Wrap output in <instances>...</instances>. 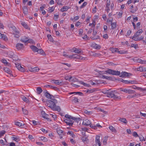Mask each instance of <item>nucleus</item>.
<instances>
[{
    "instance_id": "1",
    "label": "nucleus",
    "mask_w": 146,
    "mask_h": 146,
    "mask_svg": "<svg viewBox=\"0 0 146 146\" xmlns=\"http://www.w3.org/2000/svg\"><path fill=\"white\" fill-rule=\"evenodd\" d=\"M65 119L64 118V121L69 126H72L74 123L73 117L68 114L65 115Z\"/></svg>"
},
{
    "instance_id": "2",
    "label": "nucleus",
    "mask_w": 146,
    "mask_h": 146,
    "mask_svg": "<svg viewBox=\"0 0 146 146\" xmlns=\"http://www.w3.org/2000/svg\"><path fill=\"white\" fill-rule=\"evenodd\" d=\"M70 58H73L76 60H87L86 58H84L81 56H80V55H78L76 54H73L72 55H70Z\"/></svg>"
},
{
    "instance_id": "3",
    "label": "nucleus",
    "mask_w": 146,
    "mask_h": 146,
    "mask_svg": "<svg viewBox=\"0 0 146 146\" xmlns=\"http://www.w3.org/2000/svg\"><path fill=\"white\" fill-rule=\"evenodd\" d=\"M105 72L110 74L117 76L119 75L120 74V71L114 70L111 69H109L106 70Z\"/></svg>"
},
{
    "instance_id": "4",
    "label": "nucleus",
    "mask_w": 146,
    "mask_h": 146,
    "mask_svg": "<svg viewBox=\"0 0 146 146\" xmlns=\"http://www.w3.org/2000/svg\"><path fill=\"white\" fill-rule=\"evenodd\" d=\"M55 102L51 100H49L46 102V104L48 107L52 109L54 108V106H55L56 104L54 102Z\"/></svg>"
},
{
    "instance_id": "5",
    "label": "nucleus",
    "mask_w": 146,
    "mask_h": 146,
    "mask_svg": "<svg viewBox=\"0 0 146 146\" xmlns=\"http://www.w3.org/2000/svg\"><path fill=\"white\" fill-rule=\"evenodd\" d=\"M44 94L45 96L48 99H51L54 102H56L57 101L56 99H53L52 98V97H54L53 96L50 94L47 91H46V92L44 93Z\"/></svg>"
},
{
    "instance_id": "6",
    "label": "nucleus",
    "mask_w": 146,
    "mask_h": 146,
    "mask_svg": "<svg viewBox=\"0 0 146 146\" xmlns=\"http://www.w3.org/2000/svg\"><path fill=\"white\" fill-rule=\"evenodd\" d=\"M41 113L43 118L47 119L48 121H49L50 120L49 118L48 117V115L46 114L44 111H42Z\"/></svg>"
},
{
    "instance_id": "7",
    "label": "nucleus",
    "mask_w": 146,
    "mask_h": 146,
    "mask_svg": "<svg viewBox=\"0 0 146 146\" xmlns=\"http://www.w3.org/2000/svg\"><path fill=\"white\" fill-rule=\"evenodd\" d=\"M107 92H107V93L108 95V97L113 98V97L114 96V94H115V91L114 90H113L109 91L108 90Z\"/></svg>"
},
{
    "instance_id": "8",
    "label": "nucleus",
    "mask_w": 146,
    "mask_h": 146,
    "mask_svg": "<svg viewBox=\"0 0 146 146\" xmlns=\"http://www.w3.org/2000/svg\"><path fill=\"white\" fill-rule=\"evenodd\" d=\"M24 46V45L21 43H17L16 45V48L18 50H20L23 49Z\"/></svg>"
},
{
    "instance_id": "9",
    "label": "nucleus",
    "mask_w": 146,
    "mask_h": 146,
    "mask_svg": "<svg viewBox=\"0 0 146 146\" xmlns=\"http://www.w3.org/2000/svg\"><path fill=\"white\" fill-rule=\"evenodd\" d=\"M91 124V121L88 119L84 120L83 122V124L85 126L89 125Z\"/></svg>"
},
{
    "instance_id": "10",
    "label": "nucleus",
    "mask_w": 146,
    "mask_h": 146,
    "mask_svg": "<svg viewBox=\"0 0 146 146\" xmlns=\"http://www.w3.org/2000/svg\"><path fill=\"white\" fill-rule=\"evenodd\" d=\"M143 38V36H141V37H136V36H134V35L133 36L132 39L135 41H137L138 40H142Z\"/></svg>"
},
{
    "instance_id": "11",
    "label": "nucleus",
    "mask_w": 146,
    "mask_h": 146,
    "mask_svg": "<svg viewBox=\"0 0 146 146\" xmlns=\"http://www.w3.org/2000/svg\"><path fill=\"white\" fill-rule=\"evenodd\" d=\"M91 46L96 49H100L101 48V46L100 45L94 43H93L92 44Z\"/></svg>"
},
{
    "instance_id": "12",
    "label": "nucleus",
    "mask_w": 146,
    "mask_h": 146,
    "mask_svg": "<svg viewBox=\"0 0 146 146\" xmlns=\"http://www.w3.org/2000/svg\"><path fill=\"white\" fill-rule=\"evenodd\" d=\"M28 37H27L25 36H23L21 37L20 41L22 42L26 43L27 42V39Z\"/></svg>"
},
{
    "instance_id": "13",
    "label": "nucleus",
    "mask_w": 146,
    "mask_h": 146,
    "mask_svg": "<svg viewBox=\"0 0 146 146\" xmlns=\"http://www.w3.org/2000/svg\"><path fill=\"white\" fill-rule=\"evenodd\" d=\"M137 70L141 72H146V68L142 66H140L137 68Z\"/></svg>"
},
{
    "instance_id": "14",
    "label": "nucleus",
    "mask_w": 146,
    "mask_h": 146,
    "mask_svg": "<svg viewBox=\"0 0 146 146\" xmlns=\"http://www.w3.org/2000/svg\"><path fill=\"white\" fill-rule=\"evenodd\" d=\"M30 48L34 52H38V51L39 50L37 48V47L34 46L32 45L30 46Z\"/></svg>"
},
{
    "instance_id": "15",
    "label": "nucleus",
    "mask_w": 146,
    "mask_h": 146,
    "mask_svg": "<svg viewBox=\"0 0 146 146\" xmlns=\"http://www.w3.org/2000/svg\"><path fill=\"white\" fill-rule=\"evenodd\" d=\"M137 62L143 64H146V61L145 60H142L140 58H138L137 60Z\"/></svg>"
},
{
    "instance_id": "16",
    "label": "nucleus",
    "mask_w": 146,
    "mask_h": 146,
    "mask_svg": "<svg viewBox=\"0 0 146 146\" xmlns=\"http://www.w3.org/2000/svg\"><path fill=\"white\" fill-rule=\"evenodd\" d=\"M96 143H98L99 145V146H101V144H100V137L98 136H96Z\"/></svg>"
},
{
    "instance_id": "17",
    "label": "nucleus",
    "mask_w": 146,
    "mask_h": 146,
    "mask_svg": "<svg viewBox=\"0 0 146 146\" xmlns=\"http://www.w3.org/2000/svg\"><path fill=\"white\" fill-rule=\"evenodd\" d=\"M129 76V73L126 72H122L121 73V75L120 76V77H123L125 76L128 77Z\"/></svg>"
},
{
    "instance_id": "18",
    "label": "nucleus",
    "mask_w": 146,
    "mask_h": 146,
    "mask_svg": "<svg viewBox=\"0 0 146 146\" xmlns=\"http://www.w3.org/2000/svg\"><path fill=\"white\" fill-rule=\"evenodd\" d=\"M119 120L125 124H127V121L125 118H120Z\"/></svg>"
},
{
    "instance_id": "19",
    "label": "nucleus",
    "mask_w": 146,
    "mask_h": 146,
    "mask_svg": "<svg viewBox=\"0 0 146 146\" xmlns=\"http://www.w3.org/2000/svg\"><path fill=\"white\" fill-rule=\"evenodd\" d=\"M74 52L80 54L82 53V52L80 50L76 48H74L72 49Z\"/></svg>"
},
{
    "instance_id": "20",
    "label": "nucleus",
    "mask_w": 146,
    "mask_h": 146,
    "mask_svg": "<svg viewBox=\"0 0 146 146\" xmlns=\"http://www.w3.org/2000/svg\"><path fill=\"white\" fill-rule=\"evenodd\" d=\"M57 132L60 136V139L62 138V135L63 134V131L60 129L57 130Z\"/></svg>"
},
{
    "instance_id": "21",
    "label": "nucleus",
    "mask_w": 146,
    "mask_h": 146,
    "mask_svg": "<svg viewBox=\"0 0 146 146\" xmlns=\"http://www.w3.org/2000/svg\"><path fill=\"white\" fill-rule=\"evenodd\" d=\"M109 129L110 131L113 133H116L117 132V130L115 128L112 126H110L109 127Z\"/></svg>"
},
{
    "instance_id": "22",
    "label": "nucleus",
    "mask_w": 146,
    "mask_h": 146,
    "mask_svg": "<svg viewBox=\"0 0 146 146\" xmlns=\"http://www.w3.org/2000/svg\"><path fill=\"white\" fill-rule=\"evenodd\" d=\"M143 30L142 29H141L138 30L134 35V36L136 37H139L138 36L140 34H141L143 32Z\"/></svg>"
},
{
    "instance_id": "23",
    "label": "nucleus",
    "mask_w": 146,
    "mask_h": 146,
    "mask_svg": "<svg viewBox=\"0 0 146 146\" xmlns=\"http://www.w3.org/2000/svg\"><path fill=\"white\" fill-rule=\"evenodd\" d=\"M54 110L57 111L58 112H59L61 110V109L59 106H56V105H55V106H54V108L52 109Z\"/></svg>"
},
{
    "instance_id": "24",
    "label": "nucleus",
    "mask_w": 146,
    "mask_h": 146,
    "mask_svg": "<svg viewBox=\"0 0 146 146\" xmlns=\"http://www.w3.org/2000/svg\"><path fill=\"white\" fill-rule=\"evenodd\" d=\"M21 98L22 100L26 103H28L29 102V99L24 96H21Z\"/></svg>"
},
{
    "instance_id": "25",
    "label": "nucleus",
    "mask_w": 146,
    "mask_h": 146,
    "mask_svg": "<svg viewBox=\"0 0 146 146\" xmlns=\"http://www.w3.org/2000/svg\"><path fill=\"white\" fill-rule=\"evenodd\" d=\"M23 12L24 14H27L28 13V10L27 7L25 6H24L23 7Z\"/></svg>"
},
{
    "instance_id": "26",
    "label": "nucleus",
    "mask_w": 146,
    "mask_h": 146,
    "mask_svg": "<svg viewBox=\"0 0 146 146\" xmlns=\"http://www.w3.org/2000/svg\"><path fill=\"white\" fill-rule=\"evenodd\" d=\"M135 92V91L129 89L127 88V90H126V93L130 94H134Z\"/></svg>"
},
{
    "instance_id": "27",
    "label": "nucleus",
    "mask_w": 146,
    "mask_h": 146,
    "mask_svg": "<svg viewBox=\"0 0 146 146\" xmlns=\"http://www.w3.org/2000/svg\"><path fill=\"white\" fill-rule=\"evenodd\" d=\"M4 70L5 72H7L8 74H11V71L9 68L7 67H4Z\"/></svg>"
},
{
    "instance_id": "28",
    "label": "nucleus",
    "mask_w": 146,
    "mask_h": 146,
    "mask_svg": "<svg viewBox=\"0 0 146 146\" xmlns=\"http://www.w3.org/2000/svg\"><path fill=\"white\" fill-rule=\"evenodd\" d=\"M15 124L19 127H21L22 126H24L25 125L24 123L23 124L22 123L17 121H15Z\"/></svg>"
},
{
    "instance_id": "29",
    "label": "nucleus",
    "mask_w": 146,
    "mask_h": 146,
    "mask_svg": "<svg viewBox=\"0 0 146 146\" xmlns=\"http://www.w3.org/2000/svg\"><path fill=\"white\" fill-rule=\"evenodd\" d=\"M36 91L38 94H40L42 92V90L41 88L38 87L37 88Z\"/></svg>"
},
{
    "instance_id": "30",
    "label": "nucleus",
    "mask_w": 146,
    "mask_h": 146,
    "mask_svg": "<svg viewBox=\"0 0 146 146\" xmlns=\"http://www.w3.org/2000/svg\"><path fill=\"white\" fill-rule=\"evenodd\" d=\"M77 81V79L74 77L70 76V82H74Z\"/></svg>"
},
{
    "instance_id": "31",
    "label": "nucleus",
    "mask_w": 146,
    "mask_h": 146,
    "mask_svg": "<svg viewBox=\"0 0 146 146\" xmlns=\"http://www.w3.org/2000/svg\"><path fill=\"white\" fill-rule=\"evenodd\" d=\"M0 38L3 39V40H6L7 38L6 35L4 34H2L0 33Z\"/></svg>"
},
{
    "instance_id": "32",
    "label": "nucleus",
    "mask_w": 146,
    "mask_h": 146,
    "mask_svg": "<svg viewBox=\"0 0 146 146\" xmlns=\"http://www.w3.org/2000/svg\"><path fill=\"white\" fill-rule=\"evenodd\" d=\"M69 8V7L67 6H64L60 9V11L62 12H63L67 11Z\"/></svg>"
},
{
    "instance_id": "33",
    "label": "nucleus",
    "mask_w": 146,
    "mask_h": 146,
    "mask_svg": "<svg viewBox=\"0 0 146 146\" xmlns=\"http://www.w3.org/2000/svg\"><path fill=\"white\" fill-rule=\"evenodd\" d=\"M113 99L115 100L121 99L120 96L117 95H115V94H114V96H113Z\"/></svg>"
},
{
    "instance_id": "34",
    "label": "nucleus",
    "mask_w": 146,
    "mask_h": 146,
    "mask_svg": "<svg viewBox=\"0 0 146 146\" xmlns=\"http://www.w3.org/2000/svg\"><path fill=\"white\" fill-rule=\"evenodd\" d=\"M108 137H105L103 138V143L104 145H106L107 144V141L108 140Z\"/></svg>"
},
{
    "instance_id": "35",
    "label": "nucleus",
    "mask_w": 146,
    "mask_h": 146,
    "mask_svg": "<svg viewBox=\"0 0 146 146\" xmlns=\"http://www.w3.org/2000/svg\"><path fill=\"white\" fill-rule=\"evenodd\" d=\"M95 82H94L92 81H90V84L92 85H95L99 83V81L98 80H96Z\"/></svg>"
},
{
    "instance_id": "36",
    "label": "nucleus",
    "mask_w": 146,
    "mask_h": 146,
    "mask_svg": "<svg viewBox=\"0 0 146 146\" xmlns=\"http://www.w3.org/2000/svg\"><path fill=\"white\" fill-rule=\"evenodd\" d=\"M67 134L71 136L72 137H75V135L74 134L72 131H68L67 133Z\"/></svg>"
},
{
    "instance_id": "37",
    "label": "nucleus",
    "mask_w": 146,
    "mask_h": 146,
    "mask_svg": "<svg viewBox=\"0 0 146 146\" xmlns=\"http://www.w3.org/2000/svg\"><path fill=\"white\" fill-rule=\"evenodd\" d=\"M111 29H115L116 27V24L115 23H112L111 24Z\"/></svg>"
},
{
    "instance_id": "38",
    "label": "nucleus",
    "mask_w": 146,
    "mask_h": 146,
    "mask_svg": "<svg viewBox=\"0 0 146 146\" xmlns=\"http://www.w3.org/2000/svg\"><path fill=\"white\" fill-rule=\"evenodd\" d=\"M22 111L23 114L25 115H27L28 114V112L27 110L24 108H22Z\"/></svg>"
},
{
    "instance_id": "39",
    "label": "nucleus",
    "mask_w": 146,
    "mask_h": 146,
    "mask_svg": "<svg viewBox=\"0 0 146 146\" xmlns=\"http://www.w3.org/2000/svg\"><path fill=\"white\" fill-rule=\"evenodd\" d=\"M84 113L88 115H90L92 113L91 111H88L87 110H85L84 111Z\"/></svg>"
},
{
    "instance_id": "40",
    "label": "nucleus",
    "mask_w": 146,
    "mask_h": 146,
    "mask_svg": "<svg viewBox=\"0 0 146 146\" xmlns=\"http://www.w3.org/2000/svg\"><path fill=\"white\" fill-rule=\"evenodd\" d=\"M73 119L74 122V121H75L76 122L78 123V122L80 121V118H76L73 117Z\"/></svg>"
},
{
    "instance_id": "41",
    "label": "nucleus",
    "mask_w": 146,
    "mask_h": 146,
    "mask_svg": "<svg viewBox=\"0 0 146 146\" xmlns=\"http://www.w3.org/2000/svg\"><path fill=\"white\" fill-rule=\"evenodd\" d=\"M40 138L41 140L43 141L44 142H46L47 141V138L44 137H40Z\"/></svg>"
},
{
    "instance_id": "42",
    "label": "nucleus",
    "mask_w": 146,
    "mask_h": 146,
    "mask_svg": "<svg viewBox=\"0 0 146 146\" xmlns=\"http://www.w3.org/2000/svg\"><path fill=\"white\" fill-rule=\"evenodd\" d=\"M136 96V94H135V95H129L127 96V98L130 99V98H134V97H135Z\"/></svg>"
},
{
    "instance_id": "43",
    "label": "nucleus",
    "mask_w": 146,
    "mask_h": 146,
    "mask_svg": "<svg viewBox=\"0 0 146 146\" xmlns=\"http://www.w3.org/2000/svg\"><path fill=\"white\" fill-rule=\"evenodd\" d=\"M27 42L29 43L33 44L34 43V42L33 39H29V38L28 37L27 39Z\"/></svg>"
},
{
    "instance_id": "44",
    "label": "nucleus",
    "mask_w": 146,
    "mask_h": 146,
    "mask_svg": "<svg viewBox=\"0 0 146 146\" xmlns=\"http://www.w3.org/2000/svg\"><path fill=\"white\" fill-rule=\"evenodd\" d=\"M50 88L51 89H53L54 90H56L58 89V88L55 86H54L50 85Z\"/></svg>"
},
{
    "instance_id": "45",
    "label": "nucleus",
    "mask_w": 146,
    "mask_h": 146,
    "mask_svg": "<svg viewBox=\"0 0 146 146\" xmlns=\"http://www.w3.org/2000/svg\"><path fill=\"white\" fill-rule=\"evenodd\" d=\"M29 70L31 72H33V68L31 67L30 66L28 65L27 66Z\"/></svg>"
},
{
    "instance_id": "46",
    "label": "nucleus",
    "mask_w": 146,
    "mask_h": 146,
    "mask_svg": "<svg viewBox=\"0 0 146 146\" xmlns=\"http://www.w3.org/2000/svg\"><path fill=\"white\" fill-rule=\"evenodd\" d=\"M119 81L121 82H123L126 84H128V81L124 80L122 79L121 78L120 79Z\"/></svg>"
},
{
    "instance_id": "47",
    "label": "nucleus",
    "mask_w": 146,
    "mask_h": 146,
    "mask_svg": "<svg viewBox=\"0 0 146 146\" xmlns=\"http://www.w3.org/2000/svg\"><path fill=\"white\" fill-rule=\"evenodd\" d=\"M110 0H107L106 4V7H110Z\"/></svg>"
},
{
    "instance_id": "48",
    "label": "nucleus",
    "mask_w": 146,
    "mask_h": 146,
    "mask_svg": "<svg viewBox=\"0 0 146 146\" xmlns=\"http://www.w3.org/2000/svg\"><path fill=\"white\" fill-rule=\"evenodd\" d=\"M127 51L125 52L121 50H119L117 49V52L119 54H124L126 53Z\"/></svg>"
},
{
    "instance_id": "49",
    "label": "nucleus",
    "mask_w": 146,
    "mask_h": 146,
    "mask_svg": "<svg viewBox=\"0 0 146 146\" xmlns=\"http://www.w3.org/2000/svg\"><path fill=\"white\" fill-rule=\"evenodd\" d=\"M48 38L49 40L51 41V42H53V38L52 36L50 35H47Z\"/></svg>"
},
{
    "instance_id": "50",
    "label": "nucleus",
    "mask_w": 146,
    "mask_h": 146,
    "mask_svg": "<svg viewBox=\"0 0 146 146\" xmlns=\"http://www.w3.org/2000/svg\"><path fill=\"white\" fill-rule=\"evenodd\" d=\"M22 25L25 28L27 29L28 28V25L25 23H21Z\"/></svg>"
},
{
    "instance_id": "51",
    "label": "nucleus",
    "mask_w": 146,
    "mask_h": 146,
    "mask_svg": "<svg viewBox=\"0 0 146 146\" xmlns=\"http://www.w3.org/2000/svg\"><path fill=\"white\" fill-rule=\"evenodd\" d=\"M137 90L140 91H145L146 92V88H142L141 87H138Z\"/></svg>"
},
{
    "instance_id": "52",
    "label": "nucleus",
    "mask_w": 146,
    "mask_h": 146,
    "mask_svg": "<svg viewBox=\"0 0 146 146\" xmlns=\"http://www.w3.org/2000/svg\"><path fill=\"white\" fill-rule=\"evenodd\" d=\"M33 72H37L39 70V69L38 67H35L33 68Z\"/></svg>"
},
{
    "instance_id": "53",
    "label": "nucleus",
    "mask_w": 146,
    "mask_h": 146,
    "mask_svg": "<svg viewBox=\"0 0 146 146\" xmlns=\"http://www.w3.org/2000/svg\"><path fill=\"white\" fill-rule=\"evenodd\" d=\"M113 21V19H109L108 18L107 21V22L108 23H109L110 24H111L112 23V21Z\"/></svg>"
},
{
    "instance_id": "54",
    "label": "nucleus",
    "mask_w": 146,
    "mask_h": 146,
    "mask_svg": "<svg viewBox=\"0 0 146 146\" xmlns=\"http://www.w3.org/2000/svg\"><path fill=\"white\" fill-rule=\"evenodd\" d=\"M13 30L15 32V33H16L19 34V31H18L17 29L15 27H14L13 28Z\"/></svg>"
},
{
    "instance_id": "55",
    "label": "nucleus",
    "mask_w": 146,
    "mask_h": 146,
    "mask_svg": "<svg viewBox=\"0 0 146 146\" xmlns=\"http://www.w3.org/2000/svg\"><path fill=\"white\" fill-rule=\"evenodd\" d=\"M111 52L112 53H114L115 52H117V48H113L111 49Z\"/></svg>"
},
{
    "instance_id": "56",
    "label": "nucleus",
    "mask_w": 146,
    "mask_h": 146,
    "mask_svg": "<svg viewBox=\"0 0 146 146\" xmlns=\"http://www.w3.org/2000/svg\"><path fill=\"white\" fill-rule=\"evenodd\" d=\"M119 90L121 91H122L126 93V90H127V88H120Z\"/></svg>"
},
{
    "instance_id": "57",
    "label": "nucleus",
    "mask_w": 146,
    "mask_h": 146,
    "mask_svg": "<svg viewBox=\"0 0 146 146\" xmlns=\"http://www.w3.org/2000/svg\"><path fill=\"white\" fill-rule=\"evenodd\" d=\"M16 67L18 70H19L20 68H21V66L20 64H15Z\"/></svg>"
},
{
    "instance_id": "58",
    "label": "nucleus",
    "mask_w": 146,
    "mask_h": 146,
    "mask_svg": "<svg viewBox=\"0 0 146 146\" xmlns=\"http://www.w3.org/2000/svg\"><path fill=\"white\" fill-rule=\"evenodd\" d=\"M87 3L86 2H84L82 5L80 7V8H82L84 7L85 6L87 5Z\"/></svg>"
},
{
    "instance_id": "59",
    "label": "nucleus",
    "mask_w": 146,
    "mask_h": 146,
    "mask_svg": "<svg viewBox=\"0 0 146 146\" xmlns=\"http://www.w3.org/2000/svg\"><path fill=\"white\" fill-rule=\"evenodd\" d=\"M92 21H93V22H92V24L93 25L92 26V27L93 29L95 27V25H96V21H95L93 20Z\"/></svg>"
},
{
    "instance_id": "60",
    "label": "nucleus",
    "mask_w": 146,
    "mask_h": 146,
    "mask_svg": "<svg viewBox=\"0 0 146 146\" xmlns=\"http://www.w3.org/2000/svg\"><path fill=\"white\" fill-rule=\"evenodd\" d=\"M2 62L3 63L6 64L7 65L8 64V62L5 59H2Z\"/></svg>"
},
{
    "instance_id": "61",
    "label": "nucleus",
    "mask_w": 146,
    "mask_h": 146,
    "mask_svg": "<svg viewBox=\"0 0 146 146\" xmlns=\"http://www.w3.org/2000/svg\"><path fill=\"white\" fill-rule=\"evenodd\" d=\"M91 38L93 40H97L99 38V37L98 36H95L91 37Z\"/></svg>"
},
{
    "instance_id": "62",
    "label": "nucleus",
    "mask_w": 146,
    "mask_h": 146,
    "mask_svg": "<svg viewBox=\"0 0 146 146\" xmlns=\"http://www.w3.org/2000/svg\"><path fill=\"white\" fill-rule=\"evenodd\" d=\"M138 47V45L137 44H132L131 45V47H134L135 48H136Z\"/></svg>"
},
{
    "instance_id": "63",
    "label": "nucleus",
    "mask_w": 146,
    "mask_h": 146,
    "mask_svg": "<svg viewBox=\"0 0 146 146\" xmlns=\"http://www.w3.org/2000/svg\"><path fill=\"white\" fill-rule=\"evenodd\" d=\"M133 135L134 137H139V136L138 135L137 133L135 132H134L133 133Z\"/></svg>"
},
{
    "instance_id": "64",
    "label": "nucleus",
    "mask_w": 146,
    "mask_h": 146,
    "mask_svg": "<svg viewBox=\"0 0 146 146\" xmlns=\"http://www.w3.org/2000/svg\"><path fill=\"white\" fill-rule=\"evenodd\" d=\"M131 30H128L127 33V34L126 35V36H129L131 34Z\"/></svg>"
}]
</instances>
